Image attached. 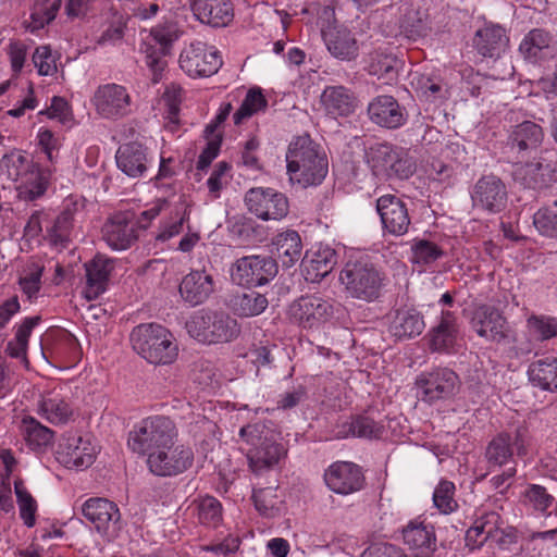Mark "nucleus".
<instances>
[{
	"instance_id": "nucleus-13",
	"label": "nucleus",
	"mask_w": 557,
	"mask_h": 557,
	"mask_svg": "<svg viewBox=\"0 0 557 557\" xmlns=\"http://www.w3.org/2000/svg\"><path fill=\"white\" fill-rule=\"evenodd\" d=\"M222 64L220 52L202 41L189 44L180 54L181 69L194 78L212 76Z\"/></svg>"
},
{
	"instance_id": "nucleus-36",
	"label": "nucleus",
	"mask_w": 557,
	"mask_h": 557,
	"mask_svg": "<svg viewBox=\"0 0 557 557\" xmlns=\"http://www.w3.org/2000/svg\"><path fill=\"white\" fill-rule=\"evenodd\" d=\"M38 412L48 422L60 425L67 423L72 419L74 409L66 397L53 391L41 397Z\"/></svg>"
},
{
	"instance_id": "nucleus-10",
	"label": "nucleus",
	"mask_w": 557,
	"mask_h": 557,
	"mask_svg": "<svg viewBox=\"0 0 557 557\" xmlns=\"http://www.w3.org/2000/svg\"><path fill=\"white\" fill-rule=\"evenodd\" d=\"M194 463L193 449L176 441H171L164 448L150 453L146 459L148 470L157 476H175L187 471Z\"/></svg>"
},
{
	"instance_id": "nucleus-46",
	"label": "nucleus",
	"mask_w": 557,
	"mask_h": 557,
	"mask_svg": "<svg viewBox=\"0 0 557 557\" xmlns=\"http://www.w3.org/2000/svg\"><path fill=\"white\" fill-rule=\"evenodd\" d=\"M20 429L27 445L33 449L50 445L54 436L51 429L42 425L33 417L23 418Z\"/></svg>"
},
{
	"instance_id": "nucleus-9",
	"label": "nucleus",
	"mask_w": 557,
	"mask_h": 557,
	"mask_svg": "<svg viewBox=\"0 0 557 557\" xmlns=\"http://www.w3.org/2000/svg\"><path fill=\"white\" fill-rule=\"evenodd\" d=\"M414 384L421 399L432 405L453 398L460 387V379L454 370L437 367L421 372Z\"/></svg>"
},
{
	"instance_id": "nucleus-35",
	"label": "nucleus",
	"mask_w": 557,
	"mask_h": 557,
	"mask_svg": "<svg viewBox=\"0 0 557 557\" xmlns=\"http://www.w3.org/2000/svg\"><path fill=\"white\" fill-rule=\"evenodd\" d=\"M83 209V203L74 198L67 197L60 214L55 218L51 227L47 230L53 244H64L69 242L72 233L75 215Z\"/></svg>"
},
{
	"instance_id": "nucleus-56",
	"label": "nucleus",
	"mask_w": 557,
	"mask_h": 557,
	"mask_svg": "<svg viewBox=\"0 0 557 557\" xmlns=\"http://www.w3.org/2000/svg\"><path fill=\"white\" fill-rule=\"evenodd\" d=\"M1 166L5 169L8 178L13 182L21 181L22 183L32 172L29 171L30 162L22 154L4 156L1 160Z\"/></svg>"
},
{
	"instance_id": "nucleus-12",
	"label": "nucleus",
	"mask_w": 557,
	"mask_h": 557,
	"mask_svg": "<svg viewBox=\"0 0 557 557\" xmlns=\"http://www.w3.org/2000/svg\"><path fill=\"white\" fill-rule=\"evenodd\" d=\"M277 274L275 259L268 256H246L231 268L232 281L240 286L256 287L269 283Z\"/></svg>"
},
{
	"instance_id": "nucleus-22",
	"label": "nucleus",
	"mask_w": 557,
	"mask_h": 557,
	"mask_svg": "<svg viewBox=\"0 0 557 557\" xmlns=\"http://www.w3.org/2000/svg\"><path fill=\"white\" fill-rule=\"evenodd\" d=\"M544 136L541 125L532 121H523L511 128L507 145L511 152L523 159L542 146Z\"/></svg>"
},
{
	"instance_id": "nucleus-52",
	"label": "nucleus",
	"mask_w": 557,
	"mask_h": 557,
	"mask_svg": "<svg viewBox=\"0 0 557 557\" xmlns=\"http://www.w3.org/2000/svg\"><path fill=\"white\" fill-rule=\"evenodd\" d=\"M455 484L447 480H442L434 490V507L443 515H449L457 510L458 503L455 499Z\"/></svg>"
},
{
	"instance_id": "nucleus-64",
	"label": "nucleus",
	"mask_w": 557,
	"mask_h": 557,
	"mask_svg": "<svg viewBox=\"0 0 557 557\" xmlns=\"http://www.w3.org/2000/svg\"><path fill=\"white\" fill-rule=\"evenodd\" d=\"M40 114H45L49 119H58L63 124L72 119V111L70 104L64 98L59 96H54L51 99L50 107L40 111Z\"/></svg>"
},
{
	"instance_id": "nucleus-50",
	"label": "nucleus",
	"mask_w": 557,
	"mask_h": 557,
	"mask_svg": "<svg viewBox=\"0 0 557 557\" xmlns=\"http://www.w3.org/2000/svg\"><path fill=\"white\" fill-rule=\"evenodd\" d=\"M269 305L267 297L258 292L249 290L237 296L234 310L239 317H256L262 313Z\"/></svg>"
},
{
	"instance_id": "nucleus-45",
	"label": "nucleus",
	"mask_w": 557,
	"mask_h": 557,
	"mask_svg": "<svg viewBox=\"0 0 557 557\" xmlns=\"http://www.w3.org/2000/svg\"><path fill=\"white\" fill-rule=\"evenodd\" d=\"M194 512L200 524L216 528L223 519L222 504L213 496L207 495L193 502Z\"/></svg>"
},
{
	"instance_id": "nucleus-17",
	"label": "nucleus",
	"mask_w": 557,
	"mask_h": 557,
	"mask_svg": "<svg viewBox=\"0 0 557 557\" xmlns=\"http://www.w3.org/2000/svg\"><path fill=\"white\" fill-rule=\"evenodd\" d=\"M375 208L385 234L400 237L409 232L411 218L407 202L400 197L393 194L382 195L376 199Z\"/></svg>"
},
{
	"instance_id": "nucleus-20",
	"label": "nucleus",
	"mask_w": 557,
	"mask_h": 557,
	"mask_svg": "<svg viewBox=\"0 0 557 557\" xmlns=\"http://www.w3.org/2000/svg\"><path fill=\"white\" fill-rule=\"evenodd\" d=\"M102 238L116 251L126 250L138 239L137 225L128 212L112 215L102 226Z\"/></svg>"
},
{
	"instance_id": "nucleus-4",
	"label": "nucleus",
	"mask_w": 557,
	"mask_h": 557,
	"mask_svg": "<svg viewBox=\"0 0 557 557\" xmlns=\"http://www.w3.org/2000/svg\"><path fill=\"white\" fill-rule=\"evenodd\" d=\"M134 350L153 364L172 363L177 356V346L173 335L156 323L140 324L131 333Z\"/></svg>"
},
{
	"instance_id": "nucleus-42",
	"label": "nucleus",
	"mask_w": 557,
	"mask_h": 557,
	"mask_svg": "<svg viewBox=\"0 0 557 557\" xmlns=\"http://www.w3.org/2000/svg\"><path fill=\"white\" fill-rule=\"evenodd\" d=\"M552 36L544 29L535 28L528 33L519 46L520 52L531 62H539L553 54Z\"/></svg>"
},
{
	"instance_id": "nucleus-55",
	"label": "nucleus",
	"mask_w": 557,
	"mask_h": 557,
	"mask_svg": "<svg viewBox=\"0 0 557 557\" xmlns=\"http://www.w3.org/2000/svg\"><path fill=\"white\" fill-rule=\"evenodd\" d=\"M14 492L20 507L21 519L25 525L32 528L35 524L36 502L20 480L14 482Z\"/></svg>"
},
{
	"instance_id": "nucleus-25",
	"label": "nucleus",
	"mask_w": 557,
	"mask_h": 557,
	"mask_svg": "<svg viewBox=\"0 0 557 557\" xmlns=\"http://www.w3.org/2000/svg\"><path fill=\"white\" fill-rule=\"evenodd\" d=\"M214 288L215 282L212 274L206 270H193L183 277L180 294L185 302L196 307L206 302Z\"/></svg>"
},
{
	"instance_id": "nucleus-49",
	"label": "nucleus",
	"mask_w": 557,
	"mask_h": 557,
	"mask_svg": "<svg viewBox=\"0 0 557 557\" xmlns=\"http://www.w3.org/2000/svg\"><path fill=\"white\" fill-rule=\"evenodd\" d=\"M411 84L417 94L426 101L435 102L447 98V89L440 78L418 74L413 76Z\"/></svg>"
},
{
	"instance_id": "nucleus-43",
	"label": "nucleus",
	"mask_w": 557,
	"mask_h": 557,
	"mask_svg": "<svg viewBox=\"0 0 557 557\" xmlns=\"http://www.w3.org/2000/svg\"><path fill=\"white\" fill-rule=\"evenodd\" d=\"M276 256L285 268L293 267L301 258L302 243L298 232L287 230L278 233L272 242Z\"/></svg>"
},
{
	"instance_id": "nucleus-14",
	"label": "nucleus",
	"mask_w": 557,
	"mask_h": 557,
	"mask_svg": "<svg viewBox=\"0 0 557 557\" xmlns=\"http://www.w3.org/2000/svg\"><path fill=\"white\" fill-rule=\"evenodd\" d=\"M288 315L293 323L302 329H319L333 318L334 306L320 296L306 295L292 302Z\"/></svg>"
},
{
	"instance_id": "nucleus-58",
	"label": "nucleus",
	"mask_w": 557,
	"mask_h": 557,
	"mask_svg": "<svg viewBox=\"0 0 557 557\" xmlns=\"http://www.w3.org/2000/svg\"><path fill=\"white\" fill-rule=\"evenodd\" d=\"M62 0H35L32 18L39 25L45 26L55 18Z\"/></svg>"
},
{
	"instance_id": "nucleus-11",
	"label": "nucleus",
	"mask_w": 557,
	"mask_h": 557,
	"mask_svg": "<svg viewBox=\"0 0 557 557\" xmlns=\"http://www.w3.org/2000/svg\"><path fill=\"white\" fill-rule=\"evenodd\" d=\"M247 210L262 221H281L289 212L285 194L271 187H252L244 198Z\"/></svg>"
},
{
	"instance_id": "nucleus-33",
	"label": "nucleus",
	"mask_w": 557,
	"mask_h": 557,
	"mask_svg": "<svg viewBox=\"0 0 557 557\" xmlns=\"http://www.w3.org/2000/svg\"><path fill=\"white\" fill-rule=\"evenodd\" d=\"M321 106L333 117L350 115L357 106L355 94L345 86H327L320 97Z\"/></svg>"
},
{
	"instance_id": "nucleus-63",
	"label": "nucleus",
	"mask_w": 557,
	"mask_h": 557,
	"mask_svg": "<svg viewBox=\"0 0 557 557\" xmlns=\"http://www.w3.org/2000/svg\"><path fill=\"white\" fill-rule=\"evenodd\" d=\"M42 268L33 265L29 271L20 278V286L28 299H32L38 294L41 286Z\"/></svg>"
},
{
	"instance_id": "nucleus-6",
	"label": "nucleus",
	"mask_w": 557,
	"mask_h": 557,
	"mask_svg": "<svg viewBox=\"0 0 557 557\" xmlns=\"http://www.w3.org/2000/svg\"><path fill=\"white\" fill-rule=\"evenodd\" d=\"M383 281V274L366 259L347 261L339 273V282L347 294L368 302L380 297Z\"/></svg>"
},
{
	"instance_id": "nucleus-18",
	"label": "nucleus",
	"mask_w": 557,
	"mask_h": 557,
	"mask_svg": "<svg viewBox=\"0 0 557 557\" xmlns=\"http://www.w3.org/2000/svg\"><path fill=\"white\" fill-rule=\"evenodd\" d=\"M470 324L478 336L495 344H500L509 336L510 324L507 318L500 310L490 305L475 308Z\"/></svg>"
},
{
	"instance_id": "nucleus-5",
	"label": "nucleus",
	"mask_w": 557,
	"mask_h": 557,
	"mask_svg": "<svg viewBox=\"0 0 557 557\" xmlns=\"http://www.w3.org/2000/svg\"><path fill=\"white\" fill-rule=\"evenodd\" d=\"M177 437L178 431L173 420L165 416H151L133 428L128 433L127 445L133 453L148 457Z\"/></svg>"
},
{
	"instance_id": "nucleus-26",
	"label": "nucleus",
	"mask_w": 557,
	"mask_h": 557,
	"mask_svg": "<svg viewBox=\"0 0 557 557\" xmlns=\"http://www.w3.org/2000/svg\"><path fill=\"white\" fill-rule=\"evenodd\" d=\"M190 10L196 20L211 27H225L234 17L231 0H190Z\"/></svg>"
},
{
	"instance_id": "nucleus-23",
	"label": "nucleus",
	"mask_w": 557,
	"mask_h": 557,
	"mask_svg": "<svg viewBox=\"0 0 557 557\" xmlns=\"http://www.w3.org/2000/svg\"><path fill=\"white\" fill-rule=\"evenodd\" d=\"M403 541L413 557H432L436 548L434 527L420 519H413L403 529Z\"/></svg>"
},
{
	"instance_id": "nucleus-51",
	"label": "nucleus",
	"mask_w": 557,
	"mask_h": 557,
	"mask_svg": "<svg viewBox=\"0 0 557 557\" xmlns=\"http://www.w3.org/2000/svg\"><path fill=\"white\" fill-rule=\"evenodd\" d=\"M508 334V338H505L499 345L507 347V352L510 358L519 359L527 357L535 349L536 343L528 331L518 334L516 330L510 326Z\"/></svg>"
},
{
	"instance_id": "nucleus-60",
	"label": "nucleus",
	"mask_w": 557,
	"mask_h": 557,
	"mask_svg": "<svg viewBox=\"0 0 557 557\" xmlns=\"http://www.w3.org/2000/svg\"><path fill=\"white\" fill-rule=\"evenodd\" d=\"M527 502L541 512H546L548 507L553 505L555 498L548 494L547 490L537 484L530 485L524 493Z\"/></svg>"
},
{
	"instance_id": "nucleus-59",
	"label": "nucleus",
	"mask_w": 557,
	"mask_h": 557,
	"mask_svg": "<svg viewBox=\"0 0 557 557\" xmlns=\"http://www.w3.org/2000/svg\"><path fill=\"white\" fill-rule=\"evenodd\" d=\"M412 261L419 264H429L442 257L441 248L426 239H420L412 245Z\"/></svg>"
},
{
	"instance_id": "nucleus-39",
	"label": "nucleus",
	"mask_w": 557,
	"mask_h": 557,
	"mask_svg": "<svg viewBox=\"0 0 557 557\" xmlns=\"http://www.w3.org/2000/svg\"><path fill=\"white\" fill-rule=\"evenodd\" d=\"M530 383L542 391L557 393V357L534 360L528 369Z\"/></svg>"
},
{
	"instance_id": "nucleus-37",
	"label": "nucleus",
	"mask_w": 557,
	"mask_h": 557,
	"mask_svg": "<svg viewBox=\"0 0 557 557\" xmlns=\"http://www.w3.org/2000/svg\"><path fill=\"white\" fill-rule=\"evenodd\" d=\"M85 268L86 287L84 294L88 300H92L106 290L112 264L111 260L102 256H96Z\"/></svg>"
},
{
	"instance_id": "nucleus-28",
	"label": "nucleus",
	"mask_w": 557,
	"mask_h": 557,
	"mask_svg": "<svg viewBox=\"0 0 557 557\" xmlns=\"http://www.w3.org/2000/svg\"><path fill=\"white\" fill-rule=\"evenodd\" d=\"M459 327L455 314L442 311L441 320L426 334L428 345L432 352L449 354L455 349Z\"/></svg>"
},
{
	"instance_id": "nucleus-21",
	"label": "nucleus",
	"mask_w": 557,
	"mask_h": 557,
	"mask_svg": "<svg viewBox=\"0 0 557 557\" xmlns=\"http://www.w3.org/2000/svg\"><path fill=\"white\" fill-rule=\"evenodd\" d=\"M57 459L64 467L88 468L95 460V448L91 443L81 436L64 437L58 446Z\"/></svg>"
},
{
	"instance_id": "nucleus-32",
	"label": "nucleus",
	"mask_w": 557,
	"mask_h": 557,
	"mask_svg": "<svg viewBox=\"0 0 557 557\" xmlns=\"http://www.w3.org/2000/svg\"><path fill=\"white\" fill-rule=\"evenodd\" d=\"M502 523V518L496 511L481 513L466 532V547L470 550L481 548L490 539L496 536Z\"/></svg>"
},
{
	"instance_id": "nucleus-19",
	"label": "nucleus",
	"mask_w": 557,
	"mask_h": 557,
	"mask_svg": "<svg viewBox=\"0 0 557 557\" xmlns=\"http://www.w3.org/2000/svg\"><path fill=\"white\" fill-rule=\"evenodd\" d=\"M324 482L334 493L349 495L360 491L366 478L362 468L350 461H336L324 472Z\"/></svg>"
},
{
	"instance_id": "nucleus-40",
	"label": "nucleus",
	"mask_w": 557,
	"mask_h": 557,
	"mask_svg": "<svg viewBox=\"0 0 557 557\" xmlns=\"http://www.w3.org/2000/svg\"><path fill=\"white\" fill-rule=\"evenodd\" d=\"M336 264V253L331 248L319 249L311 256H306L302 260L305 278L311 283H317L329 275Z\"/></svg>"
},
{
	"instance_id": "nucleus-29",
	"label": "nucleus",
	"mask_w": 557,
	"mask_h": 557,
	"mask_svg": "<svg viewBox=\"0 0 557 557\" xmlns=\"http://www.w3.org/2000/svg\"><path fill=\"white\" fill-rule=\"evenodd\" d=\"M385 433V426L382 421H377L368 413L351 416L348 420L339 423L336 428L337 438H362L380 440Z\"/></svg>"
},
{
	"instance_id": "nucleus-38",
	"label": "nucleus",
	"mask_w": 557,
	"mask_h": 557,
	"mask_svg": "<svg viewBox=\"0 0 557 557\" xmlns=\"http://www.w3.org/2000/svg\"><path fill=\"white\" fill-rule=\"evenodd\" d=\"M117 168L129 177H139L147 171V153L143 145L128 143L116 151Z\"/></svg>"
},
{
	"instance_id": "nucleus-44",
	"label": "nucleus",
	"mask_w": 557,
	"mask_h": 557,
	"mask_svg": "<svg viewBox=\"0 0 557 557\" xmlns=\"http://www.w3.org/2000/svg\"><path fill=\"white\" fill-rule=\"evenodd\" d=\"M399 63L396 55L377 49L370 54L368 72L379 78L394 81L398 75Z\"/></svg>"
},
{
	"instance_id": "nucleus-7",
	"label": "nucleus",
	"mask_w": 557,
	"mask_h": 557,
	"mask_svg": "<svg viewBox=\"0 0 557 557\" xmlns=\"http://www.w3.org/2000/svg\"><path fill=\"white\" fill-rule=\"evenodd\" d=\"M367 162L373 174L384 180H407L416 171V162L408 152L388 143L371 146L367 151Z\"/></svg>"
},
{
	"instance_id": "nucleus-61",
	"label": "nucleus",
	"mask_w": 557,
	"mask_h": 557,
	"mask_svg": "<svg viewBox=\"0 0 557 557\" xmlns=\"http://www.w3.org/2000/svg\"><path fill=\"white\" fill-rule=\"evenodd\" d=\"M33 62L39 75L48 76L57 72L55 58L49 46L37 47L33 54Z\"/></svg>"
},
{
	"instance_id": "nucleus-16",
	"label": "nucleus",
	"mask_w": 557,
	"mask_h": 557,
	"mask_svg": "<svg viewBox=\"0 0 557 557\" xmlns=\"http://www.w3.org/2000/svg\"><path fill=\"white\" fill-rule=\"evenodd\" d=\"M472 207L491 214L502 212L508 200L505 183L496 175L488 174L480 177L471 191Z\"/></svg>"
},
{
	"instance_id": "nucleus-62",
	"label": "nucleus",
	"mask_w": 557,
	"mask_h": 557,
	"mask_svg": "<svg viewBox=\"0 0 557 557\" xmlns=\"http://www.w3.org/2000/svg\"><path fill=\"white\" fill-rule=\"evenodd\" d=\"M153 40L160 45L162 55L169 52L172 44L177 40V30L173 25H158L150 30Z\"/></svg>"
},
{
	"instance_id": "nucleus-57",
	"label": "nucleus",
	"mask_w": 557,
	"mask_h": 557,
	"mask_svg": "<svg viewBox=\"0 0 557 557\" xmlns=\"http://www.w3.org/2000/svg\"><path fill=\"white\" fill-rule=\"evenodd\" d=\"M533 225L541 235L557 239V212L552 208L539 209L533 215Z\"/></svg>"
},
{
	"instance_id": "nucleus-1",
	"label": "nucleus",
	"mask_w": 557,
	"mask_h": 557,
	"mask_svg": "<svg viewBox=\"0 0 557 557\" xmlns=\"http://www.w3.org/2000/svg\"><path fill=\"white\" fill-rule=\"evenodd\" d=\"M286 162L290 183L302 188L320 185L329 171L326 154L309 136H299L289 144Z\"/></svg>"
},
{
	"instance_id": "nucleus-31",
	"label": "nucleus",
	"mask_w": 557,
	"mask_h": 557,
	"mask_svg": "<svg viewBox=\"0 0 557 557\" xmlns=\"http://www.w3.org/2000/svg\"><path fill=\"white\" fill-rule=\"evenodd\" d=\"M425 327L422 313L414 308H399L394 311L388 331L399 341L419 336Z\"/></svg>"
},
{
	"instance_id": "nucleus-27",
	"label": "nucleus",
	"mask_w": 557,
	"mask_h": 557,
	"mask_svg": "<svg viewBox=\"0 0 557 557\" xmlns=\"http://www.w3.org/2000/svg\"><path fill=\"white\" fill-rule=\"evenodd\" d=\"M327 51L337 60L351 61L358 57L359 46L354 33L344 25L329 26L322 32Z\"/></svg>"
},
{
	"instance_id": "nucleus-48",
	"label": "nucleus",
	"mask_w": 557,
	"mask_h": 557,
	"mask_svg": "<svg viewBox=\"0 0 557 557\" xmlns=\"http://www.w3.org/2000/svg\"><path fill=\"white\" fill-rule=\"evenodd\" d=\"M400 34L410 40L426 36L430 29L426 14L416 9H408L399 22Z\"/></svg>"
},
{
	"instance_id": "nucleus-34",
	"label": "nucleus",
	"mask_w": 557,
	"mask_h": 557,
	"mask_svg": "<svg viewBox=\"0 0 557 557\" xmlns=\"http://www.w3.org/2000/svg\"><path fill=\"white\" fill-rule=\"evenodd\" d=\"M509 37L500 25L487 24L478 29L473 37V46L485 58L499 57L506 50Z\"/></svg>"
},
{
	"instance_id": "nucleus-8",
	"label": "nucleus",
	"mask_w": 557,
	"mask_h": 557,
	"mask_svg": "<svg viewBox=\"0 0 557 557\" xmlns=\"http://www.w3.org/2000/svg\"><path fill=\"white\" fill-rule=\"evenodd\" d=\"M530 444V432L527 426L519 425L513 433L500 432L487 444L485 459L490 469L516 466L513 460V448L518 456L528 453Z\"/></svg>"
},
{
	"instance_id": "nucleus-3",
	"label": "nucleus",
	"mask_w": 557,
	"mask_h": 557,
	"mask_svg": "<svg viewBox=\"0 0 557 557\" xmlns=\"http://www.w3.org/2000/svg\"><path fill=\"white\" fill-rule=\"evenodd\" d=\"M185 327L191 337L206 344L230 343L240 333L237 320L223 310H198L189 317Z\"/></svg>"
},
{
	"instance_id": "nucleus-53",
	"label": "nucleus",
	"mask_w": 557,
	"mask_h": 557,
	"mask_svg": "<svg viewBox=\"0 0 557 557\" xmlns=\"http://www.w3.org/2000/svg\"><path fill=\"white\" fill-rule=\"evenodd\" d=\"M48 188L47 178L38 171H32L17 187L18 198L25 201H34L45 195Z\"/></svg>"
},
{
	"instance_id": "nucleus-47",
	"label": "nucleus",
	"mask_w": 557,
	"mask_h": 557,
	"mask_svg": "<svg viewBox=\"0 0 557 557\" xmlns=\"http://www.w3.org/2000/svg\"><path fill=\"white\" fill-rule=\"evenodd\" d=\"M527 331L535 343L557 337V317L532 313L525 320Z\"/></svg>"
},
{
	"instance_id": "nucleus-24",
	"label": "nucleus",
	"mask_w": 557,
	"mask_h": 557,
	"mask_svg": "<svg viewBox=\"0 0 557 557\" xmlns=\"http://www.w3.org/2000/svg\"><path fill=\"white\" fill-rule=\"evenodd\" d=\"M368 114L374 124L389 129L403 126L407 120L405 109L393 96L387 95L375 97L368 106Z\"/></svg>"
},
{
	"instance_id": "nucleus-41",
	"label": "nucleus",
	"mask_w": 557,
	"mask_h": 557,
	"mask_svg": "<svg viewBox=\"0 0 557 557\" xmlns=\"http://www.w3.org/2000/svg\"><path fill=\"white\" fill-rule=\"evenodd\" d=\"M553 166L540 159L535 162H527L518 166L515 177L527 188L540 189L549 185L553 180Z\"/></svg>"
},
{
	"instance_id": "nucleus-2",
	"label": "nucleus",
	"mask_w": 557,
	"mask_h": 557,
	"mask_svg": "<svg viewBox=\"0 0 557 557\" xmlns=\"http://www.w3.org/2000/svg\"><path fill=\"white\" fill-rule=\"evenodd\" d=\"M239 435L248 445L246 457L253 473L270 470L286 455L280 433L264 423L245 425Z\"/></svg>"
},
{
	"instance_id": "nucleus-30",
	"label": "nucleus",
	"mask_w": 557,
	"mask_h": 557,
	"mask_svg": "<svg viewBox=\"0 0 557 557\" xmlns=\"http://www.w3.org/2000/svg\"><path fill=\"white\" fill-rule=\"evenodd\" d=\"M82 513L99 533H106L121 518L116 504L100 497L87 499L82 506Z\"/></svg>"
},
{
	"instance_id": "nucleus-54",
	"label": "nucleus",
	"mask_w": 557,
	"mask_h": 557,
	"mask_svg": "<svg viewBox=\"0 0 557 557\" xmlns=\"http://www.w3.org/2000/svg\"><path fill=\"white\" fill-rule=\"evenodd\" d=\"M265 107L267 100L260 89L248 90L240 107L233 115L234 123L239 125L244 120L250 117Z\"/></svg>"
},
{
	"instance_id": "nucleus-15",
	"label": "nucleus",
	"mask_w": 557,
	"mask_h": 557,
	"mask_svg": "<svg viewBox=\"0 0 557 557\" xmlns=\"http://www.w3.org/2000/svg\"><path fill=\"white\" fill-rule=\"evenodd\" d=\"M91 102L96 112L108 120H119L132 112V97L128 90L115 83L100 85Z\"/></svg>"
}]
</instances>
